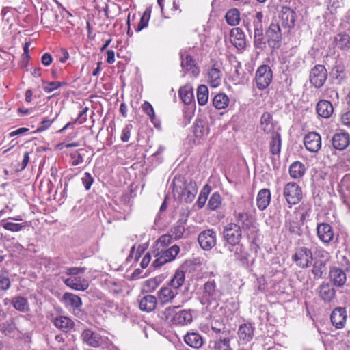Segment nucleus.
<instances>
[{
    "mask_svg": "<svg viewBox=\"0 0 350 350\" xmlns=\"http://www.w3.org/2000/svg\"><path fill=\"white\" fill-rule=\"evenodd\" d=\"M180 252V247L177 245H174L171 247L165 250H161L156 254V259L154 260L152 265L154 267H160L167 262L174 260Z\"/></svg>",
    "mask_w": 350,
    "mask_h": 350,
    "instance_id": "nucleus-7",
    "label": "nucleus"
},
{
    "mask_svg": "<svg viewBox=\"0 0 350 350\" xmlns=\"http://www.w3.org/2000/svg\"><path fill=\"white\" fill-rule=\"evenodd\" d=\"M271 201V192L268 189H262L259 191L256 198V204L258 208L262 211L269 204Z\"/></svg>",
    "mask_w": 350,
    "mask_h": 350,
    "instance_id": "nucleus-32",
    "label": "nucleus"
},
{
    "mask_svg": "<svg viewBox=\"0 0 350 350\" xmlns=\"http://www.w3.org/2000/svg\"><path fill=\"white\" fill-rule=\"evenodd\" d=\"M62 301L66 308H72L76 315L81 312L79 308L82 306V301L79 296L66 292L64 293Z\"/></svg>",
    "mask_w": 350,
    "mask_h": 350,
    "instance_id": "nucleus-16",
    "label": "nucleus"
},
{
    "mask_svg": "<svg viewBox=\"0 0 350 350\" xmlns=\"http://www.w3.org/2000/svg\"><path fill=\"white\" fill-rule=\"evenodd\" d=\"M179 96L185 104L189 105L193 99L192 88L189 85L180 88L179 90Z\"/></svg>",
    "mask_w": 350,
    "mask_h": 350,
    "instance_id": "nucleus-42",
    "label": "nucleus"
},
{
    "mask_svg": "<svg viewBox=\"0 0 350 350\" xmlns=\"http://www.w3.org/2000/svg\"><path fill=\"white\" fill-rule=\"evenodd\" d=\"M282 139L280 134L274 133L270 135V141L269 143V151L273 155H278L281 151Z\"/></svg>",
    "mask_w": 350,
    "mask_h": 350,
    "instance_id": "nucleus-36",
    "label": "nucleus"
},
{
    "mask_svg": "<svg viewBox=\"0 0 350 350\" xmlns=\"http://www.w3.org/2000/svg\"><path fill=\"white\" fill-rule=\"evenodd\" d=\"M293 259L297 266L306 268L308 267L312 260V254L310 250L303 247L295 252Z\"/></svg>",
    "mask_w": 350,
    "mask_h": 350,
    "instance_id": "nucleus-14",
    "label": "nucleus"
},
{
    "mask_svg": "<svg viewBox=\"0 0 350 350\" xmlns=\"http://www.w3.org/2000/svg\"><path fill=\"white\" fill-rule=\"evenodd\" d=\"M275 123L273 120L272 116L269 112H265L260 117V129L265 134L271 135L274 133H278L275 131Z\"/></svg>",
    "mask_w": 350,
    "mask_h": 350,
    "instance_id": "nucleus-20",
    "label": "nucleus"
},
{
    "mask_svg": "<svg viewBox=\"0 0 350 350\" xmlns=\"http://www.w3.org/2000/svg\"><path fill=\"white\" fill-rule=\"evenodd\" d=\"M254 327L251 323H244L239 326L238 335L243 343H247L254 337Z\"/></svg>",
    "mask_w": 350,
    "mask_h": 350,
    "instance_id": "nucleus-28",
    "label": "nucleus"
},
{
    "mask_svg": "<svg viewBox=\"0 0 350 350\" xmlns=\"http://www.w3.org/2000/svg\"><path fill=\"white\" fill-rule=\"evenodd\" d=\"M254 42L256 47L262 49L265 46L264 41L263 28L254 29Z\"/></svg>",
    "mask_w": 350,
    "mask_h": 350,
    "instance_id": "nucleus-49",
    "label": "nucleus"
},
{
    "mask_svg": "<svg viewBox=\"0 0 350 350\" xmlns=\"http://www.w3.org/2000/svg\"><path fill=\"white\" fill-rule=\"evenodd\" d=\"M333 43L336 48L347 51L350 50V36L345 32L339 33L334 36Z\"/></svg>",
    "mask_w": 350,
    "mask_h": 350,
    "instance_id": "nucleus-26",
    "label": "nucleus"
},
{
    "mask_svg": "<svg viewBox=\"0 0 350 350\" xmlns=\"http://www.w3.org/2000/svg\"><path fill=\"white\" fill-rule=\"evenodd\" d=\"M222 294L214 280H208L204 284L199 301L204 306V313L206 317L219 321L223 317L230 316L228 306L219 303Z\"/></svg>",
    "mask_w": 350,
    "mask_h": 350,
    "instance_id": "nucleus-1",
    "label": "nucleus"
},
{
    "mask_svg": "<svg viewBox=\"0 0 350 350\" xmlns=\"http://www.w3.org/2000/svg\"><path fill=\"white\" fill-rule=\"evenodd\" d=\"M174 196L186 203L191 202L197 193L198 187L196 182H187L181 176H176L172 183Z\"/></svg>",
    "mask_w": 350,
    "mask_h": 350,
    "instance_id": "nucleus-2",
    "label": "nucleus"
},
{
    "mask_svg": "<svg viewBox=\"0 0 350 350\" xmlns=\"http://www.w3.org/2000/svg\"><path fill=\"white\" fill-rule=\"evenodd\" d=\"M329 277L333 284L338 287L343 286L347 281L345 272L336 267L330 268Z\"/></svg>",
    "mask_w": 350,
    "mask_h": 350,
    "instance_id": "nucleus-22",
    "label": "nucleus"
},
{
    "mask_svg": "<svg viewBox=\"0 0 350 350\" xmlns=\"http://www.w3.org/2000/svg\"><path fill=\"white\" fill-rule=\"evenodd\" d=\"M57 116V115H56L55 117L53 119H49L47 118H44L42 121L40 122V125L39 126L38 130L42 131L47 129L54 122Z\"/></svg>",
    "mask_w": 350,
    "mask_h": 350,
    "instance_id": "nucleus-64",
    "label": "nucleus"
},
{
    "mask_svg": "<svg viewBox=\"0 0 350 350\" xmlns=\"http://www.w3.org/2000/svg\"><path fill=\"white\" fill-rule=\"evenodd\" d=\"M342 4L340 0H329L327 10L330 14H334L337 12V9L340 8Z\"/></svg>",
    "mask_w": 350,
    "mask_h": 350,
    "instance_id": "nucleus-58",
    "label": "nucleus"
},
{
    "mask_svg": "<svg viewBox=\"0 0 350 350\" xmlns=\"http://www.w3.org/2000/svg\"><path fill=\"white\" fill-rule=\"evenodd\" d=\"M158 302L157 297L146 295L139 299V308L142 311L150 312L156 308Z\"/></svg>",
    "mask_w": 350,
    "mask_h": 350,
    "instance_id": "nucleus-24",
    "label": "nucleus"
},
{
    "mask_svg": "<svg viewBox=\"0 0 350 350\" xmlns=\"http://www.w3.org/2000/svg\"><path fill=\"white\" fill-rule=\"evenodd\" d=\"M229 104L228 97L223 93L217 94L213 100V105L217 109H223Z\"/></svg>",
    "mask_w": 350,
    "mask_h": 350,
    "instance_id": "nucleus-43",
    "label": "nucleus"
},
{
    "mask_svg": "<svg viewBox=\"0 0 350 350\" xmlns=\"http://www.w3.org/2000/svg\"><path fill=\"white\" fill-rule=\"evenodd\" d=\"M178 295L176 290L172 289V287L166 286H162L157 293L158 301L161 305L172 303L176 296Z\"/></svg>",
    "mask_w": 350,
    "mask_h": 350,
    "instance_id": "nucleus-17",
    "label": "nucleus"
},
{
    "mask_svg": "<svg viewBox=\"0 0 350 350\" xmlns=\"http://www.w3.org/2000/svg\"><path fill=\"white\" fill-rule=\"evenodd\" d=\"M81 181L86 190H89L94 182V178L89 172L84 173Z\"/></svg>",
    "mask_w": 350,
    "mask_h": 350,
    "instance_id": "nucleus-59",
    "label": "nucleus"
},
{
    "mask_svg": "<svg viewBox=\"0 0 350 350\" xmlns=\"http://www.w3.org/2000/svg\"><path fill=\"white\" fill-rule=\"evenodd\" d=\"M198 240L203 250H210L216 245V232L212 229L205 230L200 233Z\"/></svg>",
    "mask_w": 350,
    "mask_h": 350,
    "instance_id": "nucleus-11",
    "label": "nucleus"
},
{
    "mask_svg": "<svg viewBox=\"0 0 350 350\" xmlns=\"http://www.w3.org/2000/svg\"><path fill=\"white\" fill-rule=\"evenodd\" d=\"M317 231L319 239L324 243H329L334 240V230L329 224L326 223L318 224Z\"/></svg>",
    "mask_w": 350,
    "mask_h": 350,
    "instance_id": "nucleus-18",
    "label": "nucleus"
},
{
    "mask_svg": "<svg viewBox=\"0 0 350 350\" xmlns=\"http://www.w3.org/2000/svg\"><path fill=\"white\" fill-rule=\"evenodd\" d=\"M64 83L59 82V81H52L46 83L43 88V90L45 92L51 93L53 90L58 89L60 88Z\"/></svg>",
    "mask_w": 350,
    "mask_h": 350,
    "instance_id": "nucleus-61",
    "label": "nucleus"
},
{
    "mask_svg": "<svg viewBox=\"0 0 350 350\" xmlns=\"http://www.w3.org/2000/svg\"><path fill=\"white\" fill-rule=\"evenodd\" d=\"M173 241H175L173 237L170 234H165L161 236L157 241L156 245L157 249H160L161 247H165L168 245L172 243Z\"/></svg>",
    "mask_w": 350,
    "mask_h": 350,
    "instance_id": "nucleus-51",
    "label": "nucleus"
},
{
    "mask_svg": "<svg viewBox=\"0 0 350 350\" xmlns=\"http://www.w3.org/2000/svg\"><path fill=\"white\" fill-rule=\"evenodd\" d=\"M221 204V198L219 193H213L208 202V206L210 209L214 211L218 208Z\"/></svg>",
    "mask_w": 350,
    "mask_h": 350,
    "instance_id": "nucleus-50",
    "label": "nucleus"
},
{
    "mask_svg": "<svg viewBox=\"0 0 350 350\" xmlns=\"http://www.w3.org/2000/svg\"><path fill=\"white\" fill-rule=\"evenodd\" d=\"M286 228L288 231L294 234L300 235L301 234V229L297 223L293 220H286L285 224Z\"/></svg>",
    "mask_w": 350,
    "mask_h": 350,
    "instance_id": "nucleus-53",
    "label": "nucleus"
},
{
    "mask_svg": "<svg viewBox=\"0 0 350 350\" xmlns=\"http://www.w3.org/2000/svg\"><path fill=\"white\" fill-rule=\"evenodd\" d=\"M273 72L268 65H261L256 72L255 81L259 90L267 88L272 81Z\"/></svg>",
    "mask_w": 350,
    "mask_h": 350,
    "instance_id": "nucleus-6",
    "label": "nucleus"
},
{
    "mask_svg": "<svg viewBox=\"0 0 350 350\" xmlns=\"http://www.w3.org/2000/svg\"><path fill=\"white\" fill-rule=\"evenodd\" d=\"M179 306H174V307H167L165 308L161 312V318L162 320L165 321L167 323H171L174 324V317L176 314L175 309L176 308H178Z\"/></svg>",
    "mask_w": 350,
    "mask_h": 350,
    "instance_id": "nucleus-47",
    "label": "nucleus"
},
{
    "mask_svg": "<svg viewBox=\"0 0 350 350\" xmlns=\"http://www.w3.org/2000/svg\"><path fill=\"white\" fill-rule=\"evenodd\" d=\"M11 304L13 307L21 312H27L29 310V304L27 298L23 296H15L12 297Z\"/></svg>",
    "mask_w": 350,
    "mask_h": 350,
    "instance_id": "nucleus-37",
    "label": "nucleus"
},
{
    "mask_svg": "<svg viewBox=\"0 0 350 350\" xmlns=\"http://www.w3.org/2000/svg\"><path fill=\"white\" fill-rule=\"evenodd\" d=\"M0 225L5 230L11 232H18L25 228V226L18 223H14L8 220H1Z\"/></svg>",
    "mask_w": 350,
    "mask_h": 350,
    "instance_id": "nucleus-48",
    "label": "nucleus"
},
{
    "mask_svg": "<svg viewBox=\"0 0 350 350\" xmlns=\"http://www.w3.org/2000/svg\"><path fill=\"white\" fill-rule=\"evenodd\" d=\"M225 18L230 25H237L240 21V12L237 8L230 9L226 12Z\"/></svg>",
    "mask_w": 350,
    "mask_h": 350,
    "instance_id": "nucleus-44",
    "label": "nucleus"
},
{
    "mask_svg": "<svg viewBox=\"0 0 350 350\" xmlns=\"http://www.w3.org/2000/svg\"><path fill=\"white\" fill-rule=\"evenodd\" d=\"M222 73L219 68L212 66L207 72L206 79L212 88H217L221 82Z\"/></svg>",
    "mask_w": 350,
    "mask_h": 350,
    "instance_id": "nucleus-27",
    "label": "nucleus"
},
{
    "mask_svg": "<svg viewBox=\"0 0 350 350\" xmlns=\"http://www.w3.org/2000/svg\"><path fill=\"white\" fill-rule=\"evenodd\" d=\"M81 337L86 344L93 347L102 345L107 339V337L102 336L98 332L91 329H85L81 334Z\"/></svg>",
    "mask_w": 350,
    "mask_h": 350,
    "instance_id": "nucleus-13",
    "label": "nucleus"
},
{
    "mask_svg": "<svg viewBox=\"0 0 350 350\" xmlns=\"http://www.w3.org/2000/svg\"><path fill=\"white\" fill-rule=\"evenodd\" d=\"M214 350H232L230 346V340L224 338L215 342Z\"/></svg>",
    "mask_w": 350,
    "mask_h": 350,
    "instance_id": "nucleus-54",
    "label": "nucleus"
},
{
    "mask_svg": "<svg viewBox=\"0 0 350 350\" xmlns=\"http://www.w3.org/2000/svg\"><path fill=\"white\" fill-rule=\"evenodd\" d=\"M310 82L316 88H321L327 78V72L323 65H315L310 72Z\"/></svg>",
    "mask_w": 350,
    "mask_h": 350,
    "instance_id": "nucleus-9",
    "label": "nucleus"
},
{
    "mask_svg": "<svg viewBox=\"0 0 350 350\" xmlns=\"http://www.w3.org/2000/svg\"><path fill=\"white\" fill-rule=\"evenodd\" d=\"M143 111L150 117L151 120L152 121L154 118V111L152 106L148 102H144L142 105Z\"/></svg>",
    "mask_w": 350,
    "mask_h": 350,
    "instance_id": "nucleus-62",
    "label": "nucleus"
},
{
    "mask_svg": "<svg viewBox=\"0 0 350 350\" xmlns=\"http://www.w3.org/2000/svg\"><path fill=\"white\" fill-rule=\"evenodd\" d=\"M132 125H126L122 131L120 139L123 142H126L129 140Z\"/></svg>",
    "mask_w": 350,
    "mask_h": 350,
    "instance_id": "nucleus-63",
    "label": "nucleus"
},
{
    "mask_svg": "<svg viewBox=\"0 0 350 350\" xmlns=\"http://www.w3.org/2000/svg\"><path fill=\"white\" fill-rule=\"evenodd\" d=\"M333 77L338 81L339 83L342 82L347 78L345 72V65L340 62H336V64L332 70Z\"/></svg>",
    "mask_w": 350,
    "mask_h": 350,
    "instance_id": "nucleus-41",
    "label": "nucleus"
},
{
    "mask_svg": "<svg viewBox=\"0 0 350 350\" xmlns=\"http://www.w3.org/2000/svg\"><path fill=\"white\" fill-rule=\"evenodd\" d=\"M319 295L325 302H330L336 295L335 289L328 283L323 282L319 287Z\"/></svg>",
    "mask_w": 350,
    "mask_h": 350,
    "instance_id": "nucleus-29",
    "label": "nucleus"
},
{
    "mask_svg": "<svg viewBox=\"0 0 350 350\" xmlns=\"http://www.w3.org/2000/svg\"><path fill=\"white\" fill-rule=\"evenodd\" d=\"M208 193H209V191H206L205 187L200 192L198 199L196 202L197 206H198L199 208H202L204 206V204L206 202V200H207Z\"/></svg>",
    "mask_w": 350,
    "mask_h": 350,
    "instance_id": "nucleus-60",
    "label": "nucleus"
},
{
    "mask_svg": "<svg viewBox=\"0 0 350 350\" xmlns=\"http://www.w3.org/2000/svg\"><path fill=\"white\" fill-rule=\"evenodd\" d=\"M280 18L282 26L291 27L295 24V12L290 8H283Z\"/></svg>",
    "mask_w": 350,
    "mask_h": 350,
    "instance_id": "nucleus-34",
    "label": "nucleus"
},
{
    "mask_svg": "<svg viewBox=\"0 0 350 350\" xmlns=\"http://www.w3.org/2000/svg\"><path fill=\"white\" fill-rule=\"evenodd\" d=\"M242 231L238 224L232 222L227 224L223 230V237L226 243L232 247L237 246L234 251L236 258L240 257L242 252V245H240Z\"/></svg>",
    "mask_w": 350,
    "mask_h": 350,
    "instance_id": "nucleus-5",
    "label": "nucleus"
},
{
    "mask_svg": "<svg viewBox=\"0 0 350 350\" xmlns=\"http://www.w3.org/2000/svg\"><path fill=\"white\" fill-rule=\"evenodd\" d=\"M194 134L197 137H201L205 134H207V128L202 122H198L196 124Z\"/></svg>",
    "mask_w": 350,
    "mask_h": 350,
    "instance_id": "nucleus-56",
    "label": "nucleus"
},
{
    "mask_svg": "<svg viewBox=\"0 0 350 350\" xmlns=\"http://www.w3.org/2000/svg\"><path fill=\"white\" fill-rule=\"evenodd\" d=\"M331 321L333 325L337 329H341L345 327L347 321V312L345 308H336L330 316Z\"/></svg>",
    "mask_w": 350,
    "mask_h": 350,
    "instance_id": "nucleus-19",
    "label": "nucleus"
},
{
    "mask_svg": "<svg viewBox=\"0 0 350 350\" xmlns=\"http://www.w3.org/2000/svg\"><path fill=\"white\" fill-rule=\"evenodd\" d=\"M181 66L187 72H191L193 77H196L200 73V69L195 64V61L191 56L187 53H181Z\"/></svg>",
    "mask_w": 350,
    "mask_h": 350,
    "instance_id": "nucleus-21",
    "label": "nucleus"
},
{
    "mask_svg": "<svg viewBox=\"0 0 350 350\" xmlns=\"http://www.w3.org/2000/svg\"><path fill=\"white\" fill-rule=\"evenodd\" d=\"M306 168L300 161L293 162L288 168L291 177L293 179H301L306 173Z\"/></svg>",
    "mask_w": 350,
    "mask_h": 350,
    "instance_id": "nucleus-33",
    "label": "nucleus"
},
{
    "mask_svg": "<svg viewBox=\"0 0 350 350\" xmlns=\"http://www.w3.org/2000/svg\"><path fill=\"white\" fill-rule=\"evenodd\" d=\"M29 320L24 315H20L12 319L10 323H7L8 327L5 330L10 332L14 329L18 330L20 333H25L30 325Z\"/></svg>",
    "mask_w": 350,
    "mask_h": 350,
    "instance_id": "nucleus-12",
    "label": "nucleus"
},
{
    "mask_svg": "<svg viewBox=\"0 0 350 350\" xmlns=\"http://www.w3.org/2000/svg\"><path fill=\"white\" fill-rule=\"evenodd\" d=\"M234 218V224H238L241 230L245 232L247 238L254 242L258 229L255 225L253 217L245 211H237L233 213Z\"/></svg>",
    "mask_w": 350,
    "mask_h": 350,
    "instance_id": "nucleus-4",
    "label": "nucleus"
},
{
    "mask_svg": "<svg viewBox=\"0 0 350 350\" xmlns=\"http://www.w3.org/2000/svg\"><path fill=\"white\" fill-rule=\"evenodd\" d=\"M230 40L231 43L239 50L246 46L245 36L240 28H233L230 31Z\"/></svg>",
    "mask_w": 350,
    "mask_h": 350,
    "instance_id": "nucleus-23",
    "label": "nucleus"
},
{
    "mask_svg": "<svg viewBox=\"0 0 350 350\" xmlns=\"http://www.w3.org/2000/svg\"><path fill=\"white\" fill-rule=\"evenodd\" d=\"M184 340L188 345L196 349L201 347L203 344L201 336L195 332L188 333L185 336Z\"/></svg>",
    "mask_w": 350,
    "mask_h": 350,
    "instance_id": "nucleus-40",
    "label": "nucleus"
},
{
    "mask_svg": "<svg viewBox=\"0 0 350 350\" xmlns=\"http://www.w3.org/2000/svg\"><path fill=\"white\" fill-rule=\"evenodd\" d=\"M10 287V280L6 272L0 271V290L7 291Z\"/></svg>",
    "mask_w": 350,
    "mask_h": 350,
    "instance_id": "nucleus-52",
    "label": "nucleus"
},
{
    "mask_svg": "<svg viewBox=\"0 0 350 350\" xmlns=\"http://www.w3.org/2000/svg\"><path fill=\"white\" fill-rule=\"evenodd\" d=\"M263 14L262 12H256L253 16L252 25L254 29H259L263 28L262 24Z\"/></svg>",
    "mask_w": 350,
    "mask_h": 350,
    "instance_id": "nucleus-55",
    "label": "nucleus"
},
{
    "mask_svg": "<svg viewBox=\"0 0 350 350\" xmlns=\"http://www.w3.org/2000/svg\"><path fill=\"white\" fill-rule=\"evenodd\" d=\"M306 148L311 152H317L321 147V137L316 132H310L304 138Z\"/></svg>",
    "mask_w": 350,
    "mask_h": 350,
    "instance_id": "nucleus-15",
    "label": "nucleus"
},
{
    "mask_svg": "<svg viewBox=\"0 0 350 350\" xmlns=\"http://www.w3.org/2000/svg\"><path fill=\"white\" fill-rule=\"evenodd\" d=\"M150 16V11L148 10H146L142 17L141 18V20L137 25V31H141L144 27L148 26V21Z\"/></svg>",
    "mask_w": 350,
    "mask_h": 350,
    "instance_id": "nucleus-57",
    "label": "nucleus"
},
{
    "mask_svg": "<svg viewBox=\"0 0 350 350\" xmlns=\"http://www.w3.org/2000/svg\"><path fill=\"white\" fill-rule=\"evenodd\" d=\"M185 279V273L183 271H176L167 286L172 287V289L176 290V292L178 293V289L183 286Z\"/></svg>",
    "mask_w": 350,
    "mask_h": 350,
    "instance_id": "nucleus-39",
    "label": "nucleus"
},
{
    "mask_svg": "<svg viewBox=\"0 0 350 350\" xmlns=\"http://www.w3.org/2000/svg\"><path fill=\"white\" fill-rule=\"evenodd\" d=\"M85 267H70L65 270V274L69 277L62 278L64 283L71 289L79 291H84L89 287V282L80 275L83 274Z\"/></svg>",
    "mask_w": 350,
    "mask_h": 350,
    "instance_id": "nucleus-3",
    "label": "nucleus"
},
{
    "mask_svg": "<svg viewBox=\"0 0 350 350\" xmlns=\"http://www.w3.org/2000/svg\"><path fill=\"white\" fill-rule=\"evenodd\" d=\"M283 194L290 206L299 203L302 198L301 188L294 182L285 185Z\"/></svg>",
    "mask_w": 350,
    "mask_h": 350,
    "instance_id": "nucleus-8",
    "label": "nucleus"
},
{
    "mask_svg": "<svg viewBox=\"0 0 350 350\" xmlns=\"http://www.w3.org/2000/svg\"><path fill=\"white\" fill-rule=\"evenodd\" d=\"M333 147L339 150H345L350 144L349 135L347 133H336L332 137Z\"/></svg>",
    "mask_w": 350,
    "mask_h": 350,
    "instance_id": "nucleus-25",
    "label": "nucleus"
},
{
    "mask_svg": "<svg viewBox=\"0 0 350 350\" xmlns=\"http://www.w3.org/2000/svg\"><path fill=\"white\" fill-rule=\"evenodd\" d=\"M208 99V90L204 85H200L197 90V100L200 105H204Z\"/></svg>",
    "mask_w": 350,
    "mask_h": 350,
    "instance_id": "nucleus-46",
    "label": "nucleus"
},
{
    "mask_svg": "<svg viewBox=\"0 0 350 350\" xmlns=\"http://www.w3.org/2000/svg\"><path fill=\"white\" fill-rule=\"evenodd\" d=\"M193 319L191 311L183 310L176 312L174 317V324L179 325H185L191 323Z\"/></svg>",
    "mask_w": 350,
    "mask_h": 350,
    "instance_id": "nucleus-35",
    "label": "nucleus"
},
{
    "mask_svg": "<svg viewBox=\"0 0 350 350\" xmlns=\"http://www.w3.org/2000/svg\"><path fill=\"white\" fill-rule=\"evenodd\" d=\"M266 37L269 46L273 49H278L280 46L282 33L278 23H271L266 31Z\"/></svg>",
    "mask_w": 350,
    "mask_h": 350,
    "instance_id": "nucleus-10",
    "label": "nucleus"
},
{
    "mask_svg": "<svg viewBox=\"0 0 350 350\" xmlns=\"http://www.w3.org/2000/svg\"><path fill=\"white\" fill-rule=\"evenodd\" d=\"M186 221L187 219H180L172 227L170 230V234L173 237L174 240H178L183 237V234L185 231V225L186 224Z\"/></svg>",
    "mask_w": 350,
    "mask_h": 350,
    "instance_id": "nucleus-38",
    "label": "nucleus"
},
{
    "mask_svg": "<svg viewBox=\"0 0 350 350\" xmlns=\"http://www.w3.org/2000/svg\"><path fill=\"white\" fill-rule=\"evenodd\" d=\"M53 325L58 329L64 332H68L72 329L75 325L74 321L65 316L55 317L53 321Z\"/></svg>",
    "mask_w": 350,
    "mask_h": 350,
    "instance_id": "nucleus-31",
    "label": "nucleus"
},
{
    "mask_svg": "<svg viewBox=\"0 0 350 350\" xmlns=\"http://www.w3.org/2000/svg\"><path fill=\"white\" fill-rule=\"evenodd\" d=\"M316 110L319 116L323 118H328L332 115L334 107L331 102L326 100H321L317 104Z\"/></svg>",
    "mask_w": 350,
    "mask_h": 350,
    "instance_id": "nucleus-30",
    "label": "nucleus"
},
{
    "mask_svg": "<svg viewBox=\"0 0 350 350\" xmlns=\"http://www.w3.org/2000/svg\"><path fill=\"white\" fill-rule=\"evenodd\" d=\"M326 270V260H316L313 264L312 273L314 278H321Z\"/></svg>",
    "mask_w": 350,
    "mask_h": 350,
    "instance_id": "nucleus-45",
    "label": "nucleus"
}]
</instances>
